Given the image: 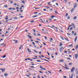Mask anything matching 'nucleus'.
<instances>
[{
    "label": "nucleus",
    "mask_w": 78,
    "mask_h": 78,
    "mask_svg": "<svg viewBox=\"0 0 78 78\" xmlns=\"http://www.w3.org/2000/svg\"><path fill=\"white\" fill-rule=\"evenodd\" d=\"M37 41H41V40L39 39H37Z\"/></svg>",
    "instance_id": "37998d69"
},
{
    "label": "nucleus",
    "mask_w": 78,
    "mask_h": 78,
    "mask_svg": "<svg viewBox=\"0 0 78 78\" xmlns=\"http://www.w3.org/2000/svg\"><path fill=\"white\" fill-rule=\"evenodd\" d=\"M59 31H61V32L62 33H63V31H62L61 30H59Z\"/></svg>",
    "instance_id": "13d9d810"
},
{
    "label": "nucleus",
    "mask_w": 78,
    "mask_h": 78,
    "mask_svg": "<svg viewBox=\"0 0 78 78\" xmlns=\"http://www.w3.org/2000/svg\"><path fill=\"white\" fill-rule=\"evenodd\" d=\"M69 66L72 65V63H69Z\"/></svg>",
    "instance_id": "3c124183"
},
{
    "label": "nucleus",
    "mask_w": 78,
    "mask_h": 78,
    "mask_svg": "<svg viewBox=\"0 0 78 78\" xmlns=\"http://www.w3.org/2000/svg\"><path fill=\"white\" fill-rule=\"evenodd\" d=\"M45 34H48V32H45Z\"/></svg>",
    "instance_id": "338daca9"
},
{
    "label": "nucleus",
    "mask_w": 78,
    "mask_h": 78,
    "mask_svg": "<svg viewBox=\"0 0 78 78\" xmlns=\"http://www.w3.org/2000/svg\"><path fill=\"white\" fill-rule=\"evenodd\" d=\"M60 62H62L64 61V60H60Z\"/></svg>",
    "instance_id": "bb28decb"
},
{
    "label": "nucleus",
    "mask_w": 78,
    "mask_h": 78,
    "mask_svg": "<svg viewBox=\"0 0 78 78\" xmlns=\"http://www.w3.org/2000/svg\"><path fill=\"white\" fill-rule=\"evenodd\" d=\"M63 77H64V78H67V76H63Z\"/></svg>",
    "instance_id": "e2e57ef3"
},
{
    "label": "nucleus",
    "mask_w": 78,
    "mask_h": 78,
    "mask_svg": "<svg viewBox=\"0 0 78 78\" xmlns=\"http://www.w3.org/2000/svg\"><path fill=\"white\" fill-rule=\"evenodd\" d=\"M13 3V1H11L10 2L11 3Z\"/></svg>",
    "instance_id": "0e129e2a"
},
{
    "label": "nucleus",
    "mask_w": 78,
    "mask_h": 78,
    "mask_svg": "<svg viewBox=\"0 0 78 78\" xmlns=\"http://www.w3.org/2000/svg\"><path fill=\"white\" fill-rule=\"evenodd\" d=\"M8 18H5V20H8Z\"/></svg>",
    "instance_id": "8fccbe9b"
},
{
    "label": "nucleus",
    "mask_w": 78,
    "mask_h": 78,
    "mask_svg": "<svg viewBox=\"0 0 78 78\" xmlns=\"http://www.w3.org/2000/svg\"><path fill=\"white\" fill-rule=\"evenodd\" d=\"M72 33H73H73H74V31H72Z\"/></svg>",
    "instance_id": "774afa93"
},
{
    "label": "nucleus",
    "mask_w": 78,
    "mask_h": 78,
    "mask_svg": "<svg viewBox=\"0 0 78 78\" xmlns=\"http://www.w3.org/2000/svg\"><path fill=\"white\" fill-rule=\"evenodd\" d=\"M64 39L65 40H66V41H69V39H68V38H67V37H64Z\"/></svg>",
    "instance_id": "4468645a"
},
{
    "label": "nucleus",
    "mask_w": 78,
    "mask_h": 78,
    "mask_svg": "<svg viewBox=\"0 0 78 78\" xmlns=\"http://www.w3.org/2000/svg\"><path fill=\"white\" fill-rule=\"evenodd\" d=\"M63 48V47H61L60 48V52H62V48Z\"/></svg>",
    "instance_id": "20e7f679"
},
{
    "label": "nucleus",
    "mask_w": 78,
    "mask_h": 78,
    "mask_svg": "<svg viewBox=\"0 0 78 78\" xmlns=\"http://www.w3.org/2000/svg\"><path fill=\"white\" fill-rule=\"evenodd\" d=\"M35 42H36V43H38V44H39V42H38V41H36Z\"/></svg>",
    "instance_id": "6e6d98bb"
},
{
    "label": "nucleus",
    "mask_w": 78,
    "mask_h": 78,
    "mask_svg": "<svg viewBox=\"0 0 78 78\" xmlns=\"http://www.w3.org/2000/svg\"><path fill=\"white\" fill-rule=\"evenodd\" d=\"M9 22V20H6L5 21V22Z\"/></svg>",
    "instance_id": "864d4df0"
},
{
    "label": "nucleus",
    "mask_w": 78,
    "mask_h": 78,
    "mask_svg": "<svg viewBox=\"0 0 78 78\" xmlns=\"http://www.w3.org/2000/svg\"><path fill=\"white\" fill-rule=\"evenodd\" d=\"M73 29V27H71L70 29V30H72Z\"/></svg>",
    "instance_id": "09e8293b"
},
{
    "label": "nucleus",
    "mask_w": 78,
    "mask_h": 78,
    "mask_svg": "<svg viewBox=\"0 0 78 78\" xmlns=\"http://www.w3.org/2000/svg\"><path fill=\"white\" fill-rule=\"evenodd\" d=\"M73 45L72 44H71V45H69V47H71Z\"/></svg>",
    "instance_id": "4c0bfd02"
},
{
    "label": "nucleus",
    "mask_w": 78,
    "mask_h": 78,
    "mask_svg": "<svg viewBox=\"0 0 78 78\" xmlns=\"http://www.w3.org/2000/svg\"><path fill=\"white\" fill-rule=\"evenodd\" d=\"M34 14H37V12H34Z\"/></svg>",
    "instance_id": "473e14b6"
},
{
    "label": "nucleus",
    "mask_w": 78,
    "mask_h": 78,
    "mask_svg": "<svg viewBox=\"0 0 78 78\" xmlns=\"http://www.w3.org/2000/svg\"><path fill=\"white\" fill-rule=\"evenodd\" d=\"M35 9H39L40 8H37V7H35Z\"/></svg>",
    "instance_id": "58836bf2"
},
{
    "label": "nucleus",
    "mask_w": 78,
    "mask_h": 78,
    "mask_svg": "<svg viewBox=\"0 0 78 78\" xmlns=\"http://www.w3.org/2000/svg\"><path fill=\"white\" fill-rule=\"evenodd\" d=\"M34 51L35 52H36V53H37V52L36 51V50H34Z\"/></svg>",
    "instance_id": "bf43d9fd"
},
{
    "label": "nucleus",
    "mask_w": 78,
    "mask_h": 78,
    "mask_svg": "<svg viewBox=\"0 0 78 78\" xmlns=\"http://www.w3.org/2000/svg\"><path fill=\"white\" fill-rule=\"evenodd\" d=\"M41 60H43V59H44V60H45V61H47V62H49V61H48L46 59H42V58H41Z\"/></svg>",
    "instance_id": "ddd939ff"
},
{
    "label": "nucleus",
    "mask_w": 78,
    "mask_h": 78,
    "mask_svg": "<svg viewBox=\"0 0 78 78\" xmlns=\"http://www.w3.org/2000/svg\"><path fill=\"white\" fill-rule=\"evenodd\" d=\"M50 3H51V2H48V5H49V6H51L52 5V4H51Z\"/></svg>",
    "instance_id": "2eb2a0df"
},
{
    "label": "nucleus",
    "mask_w": 78,
    "mask_h": 78,
    "mask_svg": "<svg viewBox=\"0 0 78 78\" xmlns=\"http://www.w3.org/2000/svg\"><path fill=\"white\" fill-rule=\"evenodd\" d=\"M3 44H4V43H3L2 44H0V45L2 46V45H3Z\"/></svg>",
    "instance_id": "c756f323"
},
{
    "label": "nucleus",
    "mask_w": 78,
    "mask_h": 78,
    "mask_svg": "<svg viewBox=\"0 0 78 78\" xmlns=\"http://www.w3.org/2000/svg\"><path fill=\"white\" fill-rule=\"evenodd\" d=\"M39 68L41 69V70H46V69L45 68H44L42 67L41 66H39Z\"/></svg>",
    "instance_id": "f257e3e1"
},
{
    "label": "nucleus",
    "mask_w": 78,
    "mask_h": 78,
    "mask_svg": "<svg viewBox=\"0 0 78 78\" xmlns=\"http://www.w3.org/2000/svg\"><path fill=\"white\" fill-rule=\"evenodd\" d=\"M34 36H36V34H35V33H34Z\"/></svg>",
    "instance_id": "052dcab7"
},
{
    "label": "nucleus",
    "mask_w": 78,
    "mask_h": 78,
    "mask_svg": "<svg viewBox=\"0 0 78 78\" xmlns=\"http://www.w3.org/2000/svg\"><path fill=\"white\" fill-rule=\"evenodd\" d=\"M34 22V20L30 22V23H32V22Z\"/></svg>",
    "instance_id": "79ce46f5"
},
{
    "label": "nucleus",
    "mask_w": 78,
    "mask_h": 78,
    "mask_svg": "<svg viewBox=\"0 0 78 78\" xmlns=\"http://www.w3.org/2000/svg\"><path fill=\"white\" fill-rule=\"evenodd\" d=\"M61 39H62L63 41H64V38H63V37H60Z\"/></svg>",
    "instance_id": "6ab92c4d"
},
{
    "label": "nucleus",
    "mask_w": 78,
    "mask_h": 78,
    "mask_svg": "<svg viewBox=\"0 0 78 78\" xmlns=\"http://www.w3.org/2000/svg\"><path fill=\"white\" fill-rule=\"evenodd\" d=\"M75 70V67H73L71 69V72H73Z\"/></svg>",
    "instance_id": "f03ea898"
},
{
    "label": "nucleus",
    "mask_w": 78,
    "mask_h": 78,
    "mask_svg": "<svg viewBox=\"0 0 78 78\" xmlns=\"http://www.w3.org/2000/svg\"><path fill=\"white\" fill-rule=\"evenodd\" d=\"M17 42H18V40H16V41H15V44H17Z\"/></svg>",
    "instance_id": "cd10ccee"
},
{
    "label": "nucleus",
    "mask_w": 78,
    "mask_h": 78,
    "mask_svg": "<svg viewBox=\"0 0 78 78\" xmlns=\"http://www.w3.org/2000/svg\"><path fill=\"white\" fill-rule=\"evenodd\" d=\"M16 9V8H9V9L10 10H11L12 9L13 10H14V9Z\"/></svg>",
    "instance_id": "0eeeda50"
},
{
    "label": "nucleus",
    "mask_w": 78,
    "mask_h": 78,
    "mask_svg": "<svg viewBox=\"0 0 78 78\" xmlns=\"http://www.w3.org/2000/svg\"><path fill=\"white\" fill-rule=\"evenodd\" d=\"M76 49H78V45H76V47H75Z\"/></svg>",
    "instance_id": "aec40b11"
},
{
    "label": "nucleus",
    "mask_w": 78,
    "mask_h": 78,
    "mask_svg": "<svg viewBox=\"0 0 78 78\" xmlns=\"http://www.w3.org/2000/svg\"><path fill=\"white\" fill-rule=\"evenodd\" d=\"M23 47H22V45H20V47L19 48V50H21V48H22Z\"/></svg>",
    "instance_id": "dca6fc26"
},
{
    "label": "nucleus",
    "mask_w": 78,
    "mask_h": 78,
    "mask_svg": "<svg viewBox=\"0 0 78 78\" xmlns=\"http://www.w3.org/2000/svg\"><path fill=\"white\" fill-rule=\"evenodd\" d=\"M14 19H17V17H15L14 18Z\"/></svg>",
    "instance_id": "ea45409f"
},
{
    "label": "nucleus",
    "mask_w": 78,
    "mask_h": 78,
    "mask_svg": "<svg viewBox=\"0 0 78 78\" xmlns=\"http://www.w3.org/2000/svg\"><path fill=\"white\" fill-rule=\"evenodd\" d=\"M52 28H55V29H56V30L57 31H58V28H57V27H55V26H54L53 25H52Z\"/></svg>",
    "instance_id": "423d86ee"
},
{
    "label": "nucleus",
    "mask_w": 78,
    "mask_h": 78,
    "mask_svg": "<svg viewBox=\"0 0 78 78\" xmlns=\"http://www.w3.org/2000/svg\"><path fill=\"white\" fill-rule=\"evenodd\" d=\"M76 18H77V17H76V16H75L73 18V19H76Z\"/></svg>",
    "instance_id": "5701e85b"
},
{
    "label": "nucleus",
    "mask_w": 78,
    "mask_h": 78,
    "mask_svg": "<svg viewBox=\"0 0 78 78\" xmlns=\"http://www.w3.org/2000/svg\"><path fill=\"white\" fill-rule=\"evenodd\" d=\"M68 16V14L67 13H66V17H67V16Z\"/></svg>",
    "instance_id": "e433bc0d"
},
{
    "label": "nucleus",
    "mask_w": 78,
    "mask_h": 78,
    "mask_svg": "<svg viewBox=\"0 0 78 78\" xmlns=\"http://www.w3.org/2000/svg\"><path fill=\"white\" fill-rule=\"evenodd\" d=\"M27 36L28 37H29V38H30V39H31L32 38V37L31 36L28 35H27Z\"/></svg>",
    "instance_id": "f8f14e48"
},
{
    "label": "nucleus",
    "mask_w": 78,
    "mask_h": 78,
    "mask_svg": "<svg viewBox=\"0 0 78 78\" xmlns=\"http://www.w3.org/2000/svg\"><path fill=\"white\" fill-rule=\"evenodd\" d=\"M36 61H37V62H42V61H39V60H37Z\"/></svg>",
    "instance_id": "c85d7f7f"
},
{
    "label": "nucleus",
    "mask_w": 78,
    "mask_h": 78,
    "mask_svg": "<svg viewBox=\"0 0 78 78\" xmlns=\"http://www.w3.org/2000/svg\"><path fill=\"white\" fill-rule=\"evenodd\" d=\"M33 59H37V58H34V57L32 58Z\"/></svg>",
    "instance_id": "72a5a7b5"
},
{
    "label": "nucleus",
    "mask_w": 78,
    "mask_h": 78,
    "mask_svg": "<svg viewBox=\"0 0 78 78\" xmlns=\"http://www.w3.org/2000/svg\"><path fill=\"white\" fill-rule=\"evenodd\" d=\"M68 19H70V16H68L67 17Z\"/></svg>",
    "instance_id": "2f4dec72"
},
{
    "label": "nucleus",
    "mask_w": 78,
    "mask_h": 78,
    "mask_svg": "<svg viewBox=\"0 0 78 78\" xmlns=\"http://www.w3.org/2000/svg\"><path fill=\"white\" fill-rule=\"evenodd\" d=\"M46 9H48V10H52V9H50V7H47V8Z\"/></svg>",
    "instance_id": "9d476101"
},
{
    "label": "nucleus",
    "mask_w": 78,
    "mask_h": 78,
    "mask_svg": "<svg viewBox=\"0 0 78 78\" xmlns=\"http://www.w3.org/2000/svg\"><path fill=\"white\" fill-rule=\"evenodd\" d=\"M32 44H33L34 46L35 45V43H34V42H33Z\"/></svg>",
    "instance_id": "a878e982"
},
{
    "label": "nucleus",
    "mask_w": 78,
    "mask_h": 78,
    "mask_svg": "<svg viewBox=\"0 0 78 78\" xmlns=\"http://www.w3.org/2000/svg\"><path fill=\"white\" fill-rule=\"evenodd\" d=\"M33 30L34 31V33H35L36 32V31L35 30H34V29H33Z\"/></svg>",
    "instance_id": "f704fd0d"
},
{
    "label": "nucleus",
    "mask_w": 78,
    "mask_h": 78,
    "mask_svg": "<svg viewBox=\"0 0 78 78\" xmlns=\"http://www.w3.org/2000/svg\"><path fill=\"white\" fill-rule=\"evenodd\" d=\"M77 6V5H76L74 6V8H76V7Z\"/></svg>",
    "instance_id": "c9c22d12"
},
{
    "label": "nucleus",
    "mask_w": 78,
    "mask_h": 78,
    "mask_svg": "<svg viewBox=\"0 0 78 78\" xmlns=\"http://www.w3.org/2000/svg\"><path fill=\"white\" fill-rule=\"evenodd\" d=\"M38 17V15H34L32 16L33 18H35V17Z\"/></svg>",
    "instance_id": "39448f33"
},
{
    "label": "nucleus",
    "mask_w": 78,
    "mask_h": 78,
    "mask_svg": "<svg viewBox=\"0 0 78 78\" xmlns=\"http://www.w3.org/2000/svg\"><path fill=\"white\" fill-rule=\"evenodd\" d=\"M55 14H58V12L57 11H55Z\"/></svg>",
    "instance_id": "393cba45"
},
{
    "label": "nucleus",
    "mask_w": 78,
    "mask_h": 78,
    "mask_svg": "<svg viewBox=\"0 0 78 78\" xmlns=\"http://www.w3.org/2000/svg\"><path fill=\"white\" fill-rule=\"evenodd\" d=\"M67 35H71L70 34H69V33H67Z\"/></svg>",
    "instance_id": "69168bd1"
},
{
    "label": "nucleus",
    "mask_w": 78,
    "mask_h": 78,
    "mask_svg": "<svg viewBox=\"0 0 78 78\" xmlns=\"http://www.w3.org/2000/svg\"><path fill=\"white\" fill-rule=\"evenodd\" d=\"M43 44L44 45H46V44L44 43H43Z\"/></svg>",
    "instance_id": "680f3d73"
},
{
    "label": "nucleus",
    "mask_w": 78,
    "mask_h": 78,
    "mask_svg": "<svg viewBox=\"0 0 78 78\" xmlns=\"http://www.w3.org/2000/svg\"><path fill=\"white\" fill-rule=\"evenodd\" d=\"M39 72H40V73H43V72H42L41 71H39Z\"/></svg>",
    "instance_id": "5fc2aeb1"
},
{
    "label": "nucleus",
    "mask_w": 78,
    "mask_h": 78,
    "mask_svg": "<svg viewBox=\"0 0 78 78\" xmlns=\"http://www.w3.org/2000/svg\"><path fill=\"white\" fill-rule=\"evenodd\" d=\"M78 54H76L75 55V58L76 59H77V58H78Z\"/></svg>",
    "instance_id": "7ed1b4c3"
},
{
    "label": "nucleus",
    "mask_w": 78,
    "mask_h": 78,
    "mask_svg": "<svg viewBox=\"0 0 78 78\" xmlns=\"http://www.w3.org/2000/svg\"><path fill=\"white\" fill-rule=\"evenodd\" d=\"M38 36H41V34H38Z\"/></svg>",
    "instance_id": "a19ab883"
},
{
    "label": "nucleus",
    "mask_w": 78,
    "mask_h": 78,
    "mask_svg": "<svg viewBox=\"0 0 78 78\" xmlns=\"http://www.w3.org/2000/svg\"><path fill=\"white\" fill-rule=\"evenodd\" d=\"M30 67H32V68H34V67L33 66H30Z\"/></svg>",
    "instance_id": "a18cd8bd"
},
{
    "label": "nucleus",
    "mask_w": 78,
    "mask_h": 78,
    "mask_svg": "<svg viewBox=\"0 0 78 78\" xmlns=\"http://www.w3.org/2000/svg\"><path fill=\"white\" fill-rule=\"evenodd\" d=\"M5 57H6V56L5 55H4V56H3L2 58H5Z\"/></svg>",
    "instance_id": "49530a36"
},
{
    "label": "nucleus",
    "mask_w": 78,
    "mask_h": 78,
    "mask_svg": "<svg viewBox=\"0 0 78 78\" xmlns=\"http://www.w3.org/2000/svg\"><path fill=\"white\" fill-rule=\"evenodd\" d=\"M46 23H48V20H46Z\"/></svg>",
    "instance_id": "c03bdc74"
},
{
    "label": "nucleus",
    "mask_w": 78,
    "mask_h": 78,
    "mask_svg": "<svg viewBox=\"0 0 78 78\" xmlns=\"http://www.w3.org/2000/svg\"><path fill=\"white\" fill-rule=\"evenodd\" d=\"M27 49L28 52H31V51H30V49H29V48H27Z\"/></svg>",
    "instance_id": "4be33fe9"
},
{
    "label": "nucleus",
    "mask_w": 78,
    "mask_h": 78,
    "mask_svg": "<svg viewBox=\"0 0 78 78\" xmlns=\"http://www.w3.org/2000/svg\"><path fill=\"white\" fill-rule=\"evenodd\" d=\"M4 76H8V74L7 73L4 74Z\"/></svg>",
    "instance_id": "412c9836"
},
{
    "label": "nucleus",
    "mask_w": 78,
    "mask_h": 78,
    "mask_svg": "<svg viewBox=\"0 0 78 78\" xmlns=\"http://www.w3.org/2000/svg\"><path fill=\"white\" fill-rule=\"evenodd\" d=\"M40 20H41L42 23H44V21L42 20L41 19H40Z\"/></svg>",
    "instance_id": "b1692460"
},
{
    "label": "nucleus",
    "mask_w": 78,
    "mask_h": 78,
    "mask_svg": "<svg viewBox=\"0 0 78 78\" xmlns=\"http://www.w3.org/2000/svg\"><path fill=\"white\" fill-rule=\"evenodd\" d=\"M71 26L72 27V26H73V27H74V26H75V25L74 24V23H72V24L71 25Z\"/></svg>",
    "instance_id": "f3484780"
},
{
    "label": "nucleus",
    "mask_w": 78,
    "mask_h": 78,
    "mask_svg": "<svg viewBox=\"0 0 78 78\" xmlns=\"http://www.w3.org/2000/svg\"><path fill=\"white\" fill-rule=\"evenodd\" d=\"M39 54H40V55H41V51H40V52H39Z\"/></svg>",
    "instance_id": "4d7b16f0"
},
{
    "label": "nucleus",
    "mask_w": 78,
    "mask_h": 78,
    "mask_svg": "<svg viewBox=\"0 0 78 78\" xmlns=\"http://www.w3.org/2000/svg\"><path fill=\"white\" fill-rule=\"evenodd\" d=\"M60 45H59V47H61V46H62V45H63V44H62V43L61 42L60 43Z\"/></svg>",
    "instance_id": "1a4fd4ad"
},
{
    "label": "nucleus",
    "mask_w": 78,
    "mask_h": 78,
    "mask_svg": "<svg viewBox=\"0 0 78 78\" xmlns=\"http://www.w3.org/2000/svg\"><path fill=\"white\" fill-rule=\"evenodd\" d=\"M0 70H2V72H5V69H2L1 68H0Z\"/></svg>",
    "instance_id": "6e6552de"
},
{
    "label": "nucleus",
    "mask_w": 78,
    "mask_h": 78,
    "mask_svg": "<svg viewBox=\"0 0 78 78\" xmlns=\"http://www.w3.org/2000/svg\"><path fill=\"white\" fill-rule=\"evenodd\" d=\"M47 53H48V56H50V53H48V52H47Z\"/></svg>",
    "instance_id": "603ef678"
},
{
    "label": "nucleus",
    "mask_w": 78,
    "mask_h": 78,
    "mask_svg": "<svg viewBox=\"0 0 78 78\" xmlns=\"http://www.w3.org/2000/svg\"><path fill=\"white\" fill-rule=\"evenodd\" d=\"M49 21H51V20H52V19H49Z\"/></svg>",
    "instance_id": "de8ad7c7"
},
{
    "label": "nucleus",
    "mask_w": 78,
    "mask_h": 78,
    "mask_svg": "<svg viewBox=\"0 0 78 78\" xmlns=\"http://www.w3.org/2000/svg\"><path fill=\"white\" fill-rule=\"evenodd\" d=\"M56 0H53L52 1V2L53 3L54 2H56Z\"/></svg>",
    "instance_id": "7c9ffc66"
},
{
    "label": "nucleus",
    "mask_w": 78,
    "mask_h": 78,
    "mask_svg": "<svg viewBox=\"0 0 78 78\" xmlns=\"http://www.w3.org/2000/svg\"><path fill=\"white\" fill-rule=\"evenodd\" d=\"M53 17H55V16H51V18L52 19H53Z\"/></svg>",
    "instance_id": "a211bd4d"
},
{
    "label": "nucleus",
    "mask_w": 78,
    "mask_h": 78,
    "mask_svg": "<svg viewBox=\"0 0 78 78\" xmlns=\"http://www.w3.org/2000/svg\"><path fill=\"white\" fill-rule=\"evenodd\" d=\"M77 40V36H76L75 38V39L74 40V41L75 42H76V40Z\"/></svg>",
    "instance_id": "9b49d317"
}]
</instances>
